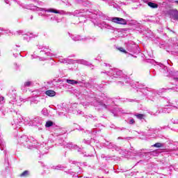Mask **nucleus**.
Here are the masks:
<instances>
[{
  "label": "nucleus",
  "mask_w": 178,
  "mask_h": 178,
  "mask_svg": "<svg viewBox=\"0 0 178 178\" xmlns=\"http://www.w3.org/2000/svg\"><path fill=\"white\" fill-rule=\"evenodd\" d=\"M59 62H60V63H68L67 60L66 58H60Z\"/></svg>",
  "instance_id": "nucleus-16"
},
{
  "label": "nucleus",
  "mask_w": 178,
  "mask_h": 178,
  "mask_svg": "<svg viewBox=\"0 0 178 178\" xmlns=\"http://www.w3.org/2000/svg\"><path fill=\"white\" fill-rule=\"evenodd\" d=\"M133 2H135V1L134 0H127L124 3V5H130V3H133Z\"/></svg>",
  "instance_id": "nucleus-13"
},
{
  "label": "nucleus",
  "mask_w": 178,
  "mask_h": 178,
  "mask_svg": "<svg viewBox=\"0 0 178 178\" xmlns=\"http://www.w3.org/2000/svg\"><path fill=\"white\" fill-rule=\"evenodd\" d=\"M129 124H134V119H131L129 120Z\"/></svg>",
  "instance_id": "nucleus-22"
},
{
  "label": "nucleus",
  "mask_w": 178,
  "mask_h": 178,
  "mask_svg": "<svg viewBox=\"0 0 178 178\" xmlns=\"http://www.w3.org/2000/svg\"><path fill=\"white\" fill-rule=\"evenodd\" d=\"M0 31H4V34H9V33H10V31H5L3 28H0Z\"/></svg>",
  "instance_id": "nucleus-19"
},
{
  "label": "nucleus",
  "mask_w": 178,
  "mask_h": 178,
  "mask_svg": "<svg viewBox=\"0 0 178 178\" xmlns=\"http://www.w3.org/2000/svg\"><path fill=\"white\" fill-rule=\"evenodd\" d=\"M175 3H178V1H176Z\"/></svg>",
  "instance_id": "nucleus-30"
},
{
  "label": "nucleus",
  "mask_w": 178,
  "mask_h": 178,
  "mask_svg": "<svg viewBox=\"0 0 178 178\" xmlns=\"http://www.w3.org/2000/svg\"><path fill=\"white\" fill-rule=\"evenodd\" d=\"M105 27L106 29H111V26H109L108 24H105Z\"/></svg>",
  "instance_id": "nucleus-24"
},
{
  "label": "nucleus",
  "mask_w": 178,
  "mask_h": 178,
  "mask_svg": "<svg viewBox=\"0 0 178 178\" xmlns=\"http://www.w3.org/2000/svg\"><path fill=\"white\" fill-rule=\"evenodd\" d=\"M53 124H54V122H52L51 121H47V122H46L45 126H46L47 127H51V126H52Z\"/></svg>",
  "instance_id": "nucleus-14"
},
{
  "label": "nucleus",
  "mask_w": 178,
  "mask_h": 178,
  "mask_svg": "<svg viewBox=\"0 0 178 178\" xmlns=\"http://www.w3.org/2000/svg\"><path fill=\"white\" fill-rule=\"evenodd\" d=\"M22 31H18L15 33V35H20V34H22Z\"/></svg>",
  "instance_id": "nucleus-21"
},
{
  "label": "nucleus",
  "mask_w": 178,
  "mask_h": 178,
  "mask_svg": "<svg viewBox=\"0 0 178 178\" xmlns=\"http://www.w3.org/2000/svg\"><path fill=\"white\" fill-rule=\"evenodd\" d=\"M108 20H110V22H113V23H115L116 24H122V25L127 24V21L121 17H113L110 18Z\"/></svg>",
  "instance_id": "nucleus-2"
},
{
  "label": "nucleus",
  "mask_w": 178,
  "mask_h": 178,
  "mask_svg": "<svg viewBox=\"0 0 178 178\" xmlns=\"http://www.w3.org/2000/svg\"><path fill=\"white\" fill-rule=\"evenodd\" d=\"M66 83H67V84H72V86H74V84H79V81L73 79H67Z\"/></svg>",
  "instance_id": "nucleus-9"
},
{
  "label": "nucleus",
  "mask_w": 178,
  "mask_h": 178,
  "mask_svg": "<svg viewBox=\"0 0 178 178\" xmlns=\"http://www.w3.org/2000/svg\"><path fill=\"white\" fill-rule=\"evenodd\" d=\"M72 40L74 41H81L83 38H81V36L79 35H75L72 38Z\"/></svg>",
  "instance_id": "nucleus-12"
},
{
  "label": "nucleus",
  "mask_w": 178,
  "mask_h": 178,
  "mask_svg": "<svg viewBox=\"0 0 178 178\" xmlns=\"http://www.w3.org/2000/svg\"><path fill=\"white\" fill-rule=\"evenodd\" d=\"M153 147H156V148H161V147H163L162 143H157L153 145Z\"/></svg>",
  "instance_id": "nucleus-15"
},
{
  "label": "nucleus",
  "mask_w": 178,
  "mask_h": 178,
  "mask_svg": "<svg viewBox=\"0 0 178 178\" xmlns=\"http://www.w3.org/2000/svg\"><path fill=\"white\" fill-rule=\"evenodd\" d=\"M29 170H25V171H24V172L20 175V177H27V176H29Z\"/></svg>",
  "instance_id": "nucleus-11"
},
{
  "label": "nucleus",
  "mask_w": 178,
  "mask_h": 178,
  "mask_svg": "<svg viewBox=\"0 0 178 178\" xmlns=\"http://www.w3.org/2000/svg\"><path fill=\"white\" fill-rule=\"evenodd\" d=\"M47 56H49V53H45Z\"/></svg>",
  "instance_id": "nucleus-26"
},
{
  "label": "nucleus",
  "mask_w": 178,
  "mask_h": 178,
  "mask_svg": "<svg viewBox=\"0 0 178 178\" xmlns=\"http://www.w3.org/2000/svg\"><path fill=\"white\" fill-rule=\"evenodd\" d=\"M45 94L48 95V97H55V95H56V92L54 90H47Z\"/></svg>",
  "instance_id": "nucleus-8"
},
{
  "label": "nucleus",
  "mask_w": 178,
  "mask_h": 178,
  "mask_svg": "<svg viewBox=\"0 0 178 178\" xmlns=\"http://www.w3.org/2000/svg\"><path fill=\"white\" fill-rule=\"evenodd\" d=\"M170 17L172 20H178V11L177 10L170 11Z\"/></svg>",
  "instance_id": "nucleus-4"
},
{
  "label": "nucleus",
  "mask_w": 178,
  "mask_h": 178,
  "mask_svg": "<svg viewBox=\"0 0 178 178\" xmlns=\"http://www.w3.org/2000/svg\"><path fill=\"white\" fill-rule=\"evenodd\" d=\"M143 1L147 3L148 6L152 9H156V8H158V4L156 3L149 2L148 0H143Z\"/></svg>",
  "instance_id": "nucleus-6"
},
{
  "label": "nucleus",
  "mask_w": 178,
  "mask_h": 178,
  "mask_svg": "<svg viewBox=\"0 0 178 178\" xmlns=\"http://www.w3.org/2000/svg\"><path fill=\"white\" fill-rule=\"evenodd\" d=\"M44 115H47V113H44Z\"/></svg>",
  "instance_id": "nucleus-31"
},
{
  "label": "nucleus",
  "mask_w": 178,
  "mask_h": 178,
  "mask_svg": "<svg viewBox=\"0 0 178 178\" xmlns=\"http://www.w3.org/2000/svg\"><path fill=\"white\" fill-rule=\"evenodd\" d=\"M52 168L54 170H63V169H65V167H63L62 165H54L52 167Z\"/></svg>",
  "instance_id": "nucleus-10"
},
{
  "label": "nucleus",
  "mask_w": 178,
  "mask_h": 178,
  "mask_svg": "<svg viewBox=\"0 0 178 178\" xmlns=\"http://www.w3.org/2000/svg\"><path fill=\"white\" fill-rule=\"evenodd\" d=\"M39 15H40V16H42V15L41 13H39Z\"/></svg>",
  "instance_id": "nucleus-29"
},
{
  "label": "nucleus",
  "mask_w": 178,
  "mask_h": 178,
  "mask_svg": "<svg viewBox=\"0 0 178 178\" xmlns=\"http://www.w3.org/2000/svg\"><path fill=\"white\" fill-rule=\"evenodd\" d=\"M23 38L26 41H30V40H31V38H33V34L29 33H26V34L24 35Z\"/></svg>",
  "instance_id": "nucleus-7"
},
{
  "label": "nucleus",
  "mask_w": 178,
  "mask_h": 178,
  "mask_svg": "<svg viewBox=\"0 0 178 178\" xmlns=\"http://www.w3.org/2000/svg\"><path fill=\"white\" fill-rule=\"evenodd\" d=\"M31 86V81H26L24 84V87H30Z\"/></svg>",
  "instance_id": "nucleus-17"
},
{
  "label": "nucleus",
  "mask_w": 178,
  "mask_h": 178,
  "mask_svg": "<svg viewBox=\"0 0 178 178\" xmlns=\"http://www.w3.org/2000/svg\"><path fill=\"white\" fill-rule=\"evenodd\" d=\"M18 143H19V144H22V145H24V147H27V148H31L28 145L29 144H30V142L29 141V137H27V136L26 135L21 136L18 139Z\"/></svg>",
  "instance_id": "nucleus-3"
},
{
  "label": "nucleus",
  "mask_w": 178,
  "mask_h": 178,
  "mask_svg": "<svg viewBox=\"0 0 178 178\" xmlns=\"http://www.w3.org/2000/svg\"><path fill=\"white\" fill-rule=\"evenodd\" d=\"M42 112H47V108H44Z\"/></svg>",
  "instance_id": "nucleus-25"
},
{
  "label": "nucleus",
  "mask_w": 178,
  "mask_h": 178,
  "mask_svg": "<svg viewBox=\"0 0 178 178\" xmlns=\"http://www.w3.org/2000/svg\"><path fill=\"white\" fill-rule=\"evenodd\" d=\"M119 51H120V52H123L124 54H127L126 50H124V49H123V47H120L118 48Z\"/></svg>",
  "instance_id": "nucleus-20"
},
{
  "label": "nucleus",
  "mask_w": 178,
  "mask_h": 178,
  "mask_svg": "<svg viewBox=\"0 0 178 178\" xmlns=\"http://www.w3.org/2000/svg\"><path fill=\"white\" fill-rule=\"evenodd\" d=\"M6 3H9V2H8V0L6 1Z\"/></svg>",
  "instance_id": "nucleus-28"
},
{
  "label": "nucleus",
  "mask_w": 178,
  "mask_h": 178,
  "mask_svg": "<svg viewBox=\"0 0 178 178\" xmlns=\"http://www.w3.org/2000/svg\"><path fill=\"white\" fill-rule=\"evenodd\" d=\"M104 66H108V64H106V63H104Z\"/></svg>",
  "instance_id": "nucleus-27"
},
{
  "label": "nucleus",
  "mask_w": 178,
  "mask_h": 178,
  "mask_svg": "<svg viewBox=\"0 0 178 178\" xmlns=\"http://www.w3.org/2000/svg\"><path fill=\"white\" fill-rule=\"evenodd\" d=\"M111 74H113V77L118 78L119 76H122L123 74V72L118 70H115L114 71H111Z\"/></svg>",
  "instance_id": "nucleus-5"
},
{
  "label": "nucleus",
  "mask_w": 178,
  "mask_h": 178,
  "mask_svg": "<svg viewBox=\"0 0 178 178\" xmlns=\"http://www.w3.org/2000/svg\"><path fill=\"white\" fill-rule=\"evenodd\" d=\"M26 9H29V10H33V12H49L50 13H60L59 11H58L56 9L54 8H49L48 10H47V8H40V7H37L36 6H34L33 4H30V5H26L25 6Z\"/></svg>",
  "instance_id": "nucleus-1"
},
{
  "label": "nucleus",
  "mask_w": 178,
  "mask_h": 178,
  "mask_svg": "<svg viewBox=\"0 0 178 178\" xmlns=\"http://www.w3.org/2000/svg\"><path fill=\"white\" fill-rule=\"evenodd\" d=\"M136 116L138 119H140V120L144 119V115H143V114H137V115H136Z\"/></svg>",
  "instance_id": "nucleus-18"
},
{
  "label": "nucleus",
  "mask_w": 178,
  "mask_h": 178,
  "mask_svg": "<svg viewBox=\"0 0 178 178\" xmlns=\"http://www.w3.org/2000/svg\"><path fill=\"white\" fill-rule=\"evenodd\" d=\"M99 105H101V106H102V108H106V105L102 104V103H99Z\"/></svg>",
  "instance_id": "nucleus-23"
}]
</instances>
